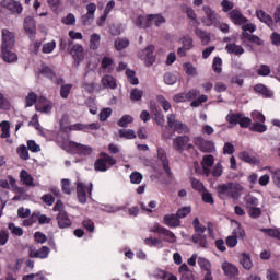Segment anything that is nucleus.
I'll return each mask as SVG.
<instances>
[{
	"label": "nucleus",
	"mask_w": 280,
	"mask_h": 280,
	"mask_svg": "<svg viewBox=\"0 0 280 280\" xmlns=\"http://www.w3.org/2000/svg\"><path fill=\"white\" fill-rule=\"evenodd\" d=\"M8 229L12 235H15V237H23V229L21 226H15L14 223H9Z\"/></svg>",
	"instance_id": "864d4df0"
},
{
	"label": "nucleus",
	"mask_w": 280,
	"mask_h": 280,
	"mask_svg": "<svg viewBox=\"0 0 280 280\" xmlns=\"http://www.w3.org/2000/svg\"><path fill=\"white\" fill-rule=\"evenodd\" d=\"M149 23L150 25H152V23H154V25H156L159 27V25H163V23H165V18H163V15L161 14H151L149 15Z\"/></svg>",
	"instance_id": "37998d69"
},
{
	"label": "nucleus",
	"mask_w": 280,
	"mask_h": 280,
	"mask_svg": "<svg viewBox=\"0 0 280 280\" xmlns=\"http://www.w3.org/2000/svg\"><path fill=\"white\" fill-rule=\"evenodd\" d=\"M103 89H117V79L110 74H106L102 78Z\"/></svg>",
	"instance_id": "4be33fe9"
},
{
	"label": "nucleus",
	"mask_w": 280,
	"mask_h": 280,
	"mask_svg": "<svg viewBox=\"0 0 280 280\" xmlns=\"http://www.w3.org/2000/svg\"><path fill=\"white\" fill-rule=\"evenodd\" d=\"M198 266H200L201 270H206V272H211V262L207 260V258H198Z\"/></svg>",
	"instance_id": "603ef678"
},
{
	"label": "nucleus",
	"mask_w": 280,
	"mask_h": 280,
	"mask_svg": "<svg viewBox=\"0 0 280 280\" xmlns=\"http://www.w3.org/2000/svg\"><path fill=\"white\" fill-rule=\"evenodd\" d=\"M194 143L201 152H215V144L212 141L205 140L202 137L195 138Z\"/></svg>",
	"instance_id": "9d476101"
},
{
	"label": "nucleus",
	"mask_w": 280,
	"mask_h": 280,
	"mask_svg": "<svg viewBox=\"0 0 280 280\" xmlns=\"http://www.w3.org/2000/svg\"><path fill=\"white\" fill-rule=\"evenodd\" d=\"M203 14L206 18L202 20V23L206 24L208 27H211V25H214V23H218L219 15L215 13L213 9L209 5L202 7Z\"/></svg>",
	"instance_id": "0eeeda50"
},
{
	"label": "nucleus",
	"mask_w": 280,
	"mask_h": 280,
	"mask_svg": "<svg viewBox=\"0 0 280 280\" xmlns=\"http://www.w3.org/2000/svg\"><path fill=\"white\" fill-rule=\"evenodd\" d=\"M153 233H159L164 237V242H168L170 244H175L176 242V234L174 232L161 226V224L155 223L152 228Z\"/></svg>",
	"instance_id": "20e7f679"
},
{
	"label": "nucleus",
	"mask_w": 280,
	"mask_h": 280,
	"mask_svg": "<svg viewBox=\"0 0 280 280\" xmlns=\"http://www.w3.org/2000/svg\"><path fill=\"white\" fill-rule=\"evenodd\" d=\"M243 191L244 186H242L240 183H231L230 198L237 200Z\"/></svg>",
	"instance_id": "5701e85b"
},
{
	"label": "nucleus",
	"mask_w": 280,
	"mask_h": 280,
	"mask_svg": "<svg viewBox=\"0 0 280 280\" xmlns=\"http://www.w3.org/2000/svg\"><path fill=\"white\" fill-rule=\"evenodd\" d=\"M2 8L11 12V14H22L23 13V5L21 2L16 0H2L1 1Z\"/></svg>",
	"instance_id": "6e6552de"
},
{
	"label": "nucleus",
	"mask_w": 280,
	"mask_h": 280,
	"mask_svg": "<svg viewBox=\"0 0 280 280\" xmlns=\"http://www.w3.org/2000/svg\"><path fill=\"white\" fill-rule=\"evenodd\" d=\"M70 54L73 57L77 65H80V62L84 60V47H82V45L80 44L73 45L70 50Z\"/></svg>",
	"instance_id": "2eb2a0df"
},
{
	"label": "nucleus",
	"mask_w": 280,
	"mask_h": 280,
	"mask_svg": "<svg viewBox=\"0 0 280 280\" xmlns=\"http://www.w3.org/2000/svg\"><path fill=\"white\" fill-rule=\"evenodd\" d=\"M179 43H182L183 47L187 50L194 49V39L187 35L182 36Z\"/></svg>",
	"instance_id": "c03bdc74"
},
{
	"label": "nucleus",
	"mask_w": 280,
	"mask_h": 280,
	"mask_svg": "<svg viewBox=\"0 0 280 280\" xmlns=\"http://www.w3.org/2000/svg\"><path fill=\"white\" fill-rule=\"evenodd\" d=\"M164 82L168 86H172V85L176 84V82H178V78L176 77V74H174L172 72H166L164 74Z\"/></svg>",
	"instance_id": "09e8293b"
},
{
	"label": "nucleus",
	"mask_w": 280,
	"mask_h": 280,
	"mask_svg": "<svg viewBox=\"0 0 280 280\" xmlns=\"http://www.w3.org/2000/svg\"><path fill=\"white\" fill-rule=\"evenodd\" d=\"M266 279L267 280H280V273H279V271H277L275 269H267Z\"/></svg>",
	"instance_id": "69168bd1"
},
{
	"label": "nucleus",
	"mask_w": 280,
	"mask_h": 280,
	"mask_svg": "<svg viewBox=\"0 0 280 280\" xmlns=\"http://www.w3.org/2000/svg\"><path fill=\"white\" fill-rule=\"evenodd\" d=\"M192 226L197 233V235H202L207 231V226L200 224V220L198 218H195L192 221Z\"/></svg>",
	"instance_id": "8fccbe9b"
},
{
	"label": "nucleus",
	"mask_w": 280,
	"mask_h": 280,
	"mask_svg": "<svg viewBox=\"0 0 280 280\" xmlns=\"http://www.w3.org/2000/svg\"><path fill=\"white\" fill-rule=\"evenodd\" d=\"M75 15L73 13H68L65 18H62L61 22L63 25H75Z\"/></svg>",
	"instance_id": "338daca9"
},
{
	"label": "nucleus",
	"mask_w": 280,
	"mask_h": 280,
	"mask_svg": "<svg viewBox=\"0 0 280 280\" xmlns=\"http://www.w3.org/2000/svg\"><path fill=\"white\" fill-rule=\"evenodd\" d=\"M56 220L59 229H69L71 226V219L67 211L58 212Z\"/></svg>",
	"instance_id": "dca6fc26"
},
{
	"label": "nucleus",
	"mask_w": 280,
	"mask_h": 280,
	"mask_svg": "<svg viewBox=\"0 0 280 280\" xmlns=\"http://www.w3.org/2000/svg\"><path fill=\"white\" fill-rule=\"evenodd\" d=\"M147 246H154L155 248H163V241L159 238H145Z\"/></svg>",
	"instance_id": "680f3d73"
},
{
	"label": "nucleus",
	"mask_w": 280,
	"mask_h": 280,
	"mask_svg": "<svg viewBox=\"0 0 280 280\" xmlns=\"http://www.w3.org/2000/svg\"><path fill=\"white\" fill-rule=\"evenodd\" d=\"M38 95H36V93L34 92H28V94L25 97V103H26V107L31 108V106H34V104L36 105V103L38 102Z\"/></svg>",
	"instance_id": "a19ab883"
},
{
	"label": "nucleus",
	"mask_w": 280,
	"mask_h": 280,
	"mask_svg": "<svg viewBox=\"0 0 280 280\" xmlns=\"http://www.w3.org/2000/svg\"><path fill=\"white\" fill-rule=\"evenodd\" d=\"M42 75H45V78H48L49 80H55L56 73H54V70L51 68L44 66L40 70Z\"/></svg>",
	"instance_id": "e2e57ef3"
},
{
	"label": "nucleus",
	"mask_w": 280,
	"mask_h": 280,
	"mask_svg": "<svg viewBox=\"0 0 280 280\" xmlns=\"http://www.w3.org/2000/svg\"><path fill=\"white\" fill-rule=\"evenodd\" d=\"M254 91H256V93H260V95H264V97H272V91L268 90V88H266L264 84L255 85Z\"/></svg>",
	"instance_id": "ea45409f"
},
{
	"label": "nucleus",
	"mask_w": 280,
	"mask_h": 280,
	"mask_svg": "<svg viewBox=\"0 0 280 280\" xmlns=\"http://www.w3.org/2000/svg\"><path fill=\"white\" fill-rule=\"evenodd\" d=\"M246 232L242 228H237V230L234 231V235L226 237V245L230 248H235L237 246V237H245Z\"/></svg>",
	"instance_id": "ddd939ff"
},
{
	"label": "nucleus",
	"mask_w": 280,
	"mask_h": 280,
	"mask_svg": "<svg viewBox=\"0 0 280 280\" xmlns=\"http://www.w3.org/2000/svg\"><path fill=\"white\" fill-rule=\"evenodd\" d=\"M223 172H224V167L222 166V163H217L214 166H213V168H212V171H211V174H212V176H214L215 178H220V176H222V174H223Z\"/></svg>",
	"instance_id": "bf43d9fd"
},
{
	"label": "nucleus",
	"mask_w": 280,
	"mask_h": 280,
	"mask_svg": "<svg viewBox=\"0 0 280 280\" xmlns=\"http://www.w3.org/2000/svg\"><path fill=\"white\" fill-rule=\"evenodd\" d=\"M135 121V118L130 115H124L119 120H118V126L120 128H128L129 124H132Z\"/></svg>",
	"instance_id": "3c124183"
},
{
	"label": "nucleus",
	"mask_w": 280,
	"mask_h": 280,
	"mask_svg": "<svg viewBox=\"0 0 280 280\" xmlns=\"http://www.w3.org/2000/svg\"><path fill=\"white\" fill-rule=\"evenodd\" d=\"M195 34H196V36H198V38H200L202 45H207L208 43H211V34H209L200 28H197L195 31Z\"/></svg>",
	"instance_id": "72a5a7b5"
},
{
	"label": "nucleus",
	"mask_w": 280,
	"mask_h": 280,
	"mask_svg": "<svg viewBox=\"0 0 280 280\" xmlns=\"http://www.w3.org/2000/svg\"><path fill=\"white\" fill-rule=\"evenodd\" d=\"M18 154H19L20 159H22L23 161H28V159H30V151L27 150V147H25V145H20L18 148Z\"/></svg>",
	"instance_id": "13d9d810"
},
{
	"label": "nucleus",
	"mask_w": 280,
	"mask_h": 280,
	"mask_svg": "<svg viewBox=\"0 0 280 280\" xmlns=\"http://www.w3.org/2000/svg\"><path fill=\"white\" fill-rule=\"evenodd\" d=\"M229 16L235 25H244V23H248V19H246L243 14L242 11L237 9H233L230 11Z\"/></svg>",
	"instance_id": "4468645a"
},
{
	"label": "nucleus",
	"mask_w": 280,
	"mask_h": 280,
	"mask_svg": "<svg viewBox=\"0 0 280 280\" xmlns=\"http://www.w3.org/2000/svg\"><path fill=\"white\" fill-rule=\"evenodd\" d=\"M54 49H56V40H51V42L45 43L42 46L43 54H52Z\"/></svg>",
	"instance_id": "6e6d98bb"
},
{
	"label": "nucleus",
	"mask_w": 280,
	"mask_h": 280,
	"mask_svg": "<svg viewBox=\"0 0 280 280\" xmlns=\"http://www.w3.org/2000/svg\"><path fill=\"white\" fill-rule=\"evenodd\" d=\"M220 198H231V183L218 187Z\"/></svg>",
	"instance_id": "2f4dec72"
},
{
	"label": "nucleus",
	"mask_w": 280,
	"mask_h": 280,
	"mask_svg": "<svg viewBox=\"0 0 280 280\" xmlns=\"http://www.w3.org/2000/svg\"><path fill=\"white\" fill-rule=\"evenodd\" d=\"M102 69H104L107 73H112L115 70V62L110 57H104L102 59Z\"/></svg>",
	"instance_id": "7c9ffc66"
},
{
	"label": "nucleus",
	"mask_w": 280,
	"mask_h": 280,
	"mask_svg": "<svg viewBox=\"0 0 280 280\" xmlns=\"http://www.w3.org/2000/svg\"><path fill=\"white\" fill-rule=\"evenodd\" d=\"M117 160L115 158L106 154L101 153V158H98L94 163V170L96 172H106L112 165H115Z\"/></svg>",
	"instance_id": "f257e3e1"
},
{
	"label": "nucleus",
	"mask_w": 280,
	"mask_h": 280,
	"mask_svg": "<svg viewBox=\"0 0 280 280\" xmlns=\"http://www.w3.org/2000/svg\"><path fill=\"white\" fill-rule=\"evenodd\" d=\"M256 16L261 23H265V25H268V27L273 30L275 20H272V16H270V14H268L262 9H258V10H256Z\"/></svg>",
	"instance_id": "f8f14e48"
},
{
	"label": "nucleus",
	"mask_w": 280,
	"mask_h": 280,
	"mask_svg": "<svg viewBox=\"0 0 280 280\" xmlns=\"http://www.w3.org/2000/svg\"><path fill=\"white\" fill-rule=\"evenodd\" d=\"M130 45V40L128 38H117L114 42V47L117 51H122V49H127Z\"/></svg>",
	"instance_id": "4c0bfd02"
},
{
	"label": "nucleus",
	"mask_w": 280,
	"mask_h": 280,
	"mask_svg": "<svg viewBox=\"0 0 280 280\" xmlns=\"http://www.w3.org/2000/svg\"><path fill=\"white\" fill-rule=\"evenodd\" d=\"M240 264L243 266L245 270H252L253 269V259H250V255L243 253L240 257Z\"/></svg>",
	"instance_id": "c85d7f7f"
},
{
	"label": "nucleus",
	"mask_w": 280,
	"mask_h": 280,
	"mask_svg": "<svg viewBox=\"0 0 280 280\" xmlns=\"http://www.w3.org/2000/svg\"><path fill=\"white\" fill-rule=\"evenodd\" d=\"M97 10V5L93 2L89 3L86 5V14L84 15V19H86V21H93V19H95V12Z\"/></svg>",
	"instance_id": "58836bf2"
},
{
	"label": "nucleus",
	"mask_w": 280,
	"mask_h": 280,
	"mask_svg": "<svg viewBox=\"0 0 280 280\" xmlns=\"http://www.w3.org/2000/svg\"><path fill=\"white\" fill-rule=\"evenodd\" d=\"M158 159L161 161L164 172L170 175V161H167V153L165 152V149L158 148Z\"/></svg>",
	"instance_id": "aec40b11"
},
{
	"label": "nucleus",
	"mask_w": 280,
	"mask_h": 280,
	"mask_svg": "<svg viewBox=\"0 0 280 280\" xmlns=\"http://www.w3.org/2000/svg\"><path fill=\"white\" fill-rule=\"evenodd\" d=\"M75 185H77V196H78L79 202H81V205H86V200H89L86 196V191L89 196L93 194V184L90 183L89 185H85L84 183H82V180L78 179Z\"/></svg>",
	"instance_id": "f03ea898"
},
{
	"label": "nucleus",
	"mask_w": 280,
	"mask_h": 280,
	"mask_svg": "<svg viewBox=\"0 0 280 280\" xmlns=\"http://www.w3.org/2000/svg\"><path fill=\"white\" fill-rule=\"evenodd\" d=\"M50 249L47 246H43L42 248L32 252L31 257H37L38 259H47L49 257Z\"/></svg>",
	"instance_id": "c756f323"
},
{
	"label": "nucleus",
	"mask_w": 280,
	"mask_h": 280,
	"mask_svg": "<svg viewBox=\"0 0 280 280\" xmlns=\"http://www.w3.org/2000/svg\"><path fill=\"white\" fill-rule=\"evenodd\" d=\"M70 148L77 152V154H81L83 156H90L93 153V148L84 144H80L77 142H69Z\"/></svg>",
	"instance_id": "9b49d317"
},
{
	"label": "nucleus",
	"mask_w": 280,
	"mask_h": 280,
	"mask_svg": "<svg viewBox=\"0 0 280 280\" xmlns=\"http://www.w3.org/2000/svg\"><path fill=\"white\" fill-rule=\"evenodd\" d=\"M139 58L144 61L147 67L154 65V46L150 45L138 54Z\"/></svg>",
	"instance_id": "1a4fd4ad"
},
{
	"label": "nucleus",
	"mask_w": 280,
	"mask_h": 280,
	"mask_svg": "<svg viewBox=\"0 0 280 280\" xmlns=\"http://www.w3.org/2000/svg\"><path fill=\"white\" fill-rule=\"evenodd\" d=\"M126 75H127V80H128V82H130V84H133V85L139 84V79L137 78V74L135 73L133 70L127 69Z\"/></svg>",
	"instance_id": "4d7b16f0"
},
{
	"label": "nucleus",
	"mask_w": 280,
	"mask_h": 280,
	"mask_svg": "<svg viewBox=\"0 0 280 280\" xmlns=\"http://www.w3.org/2000/svg\"><path fill=\"white\" fill-rule=\"evenodd\" d=\"M151 277H153V279H158V280H165V279H167V272L162 269H155L151 273Z\"/></svg>",
	"instance_id": "052dcab7"
},
{
	"label": "nucleus",
	"mask_w": 280,
	"mask_h": 280,
	"mask_svg": "<svg viewBox=\"0 0 280 280\" xmlns=\"http://www.w3.org/2000/svg\"><path fill=\"white\" fill-rule=\"evenodd\" d=\"M173 129L175 130V132H178L179 135H183V132H189V128L186 127L185 124H183V122H180L178 120L173 126Z\"/></svg>",
	"instance_id": "0e129e2a"
},
{
	"label": "nucleus",
	"mask_w": 280,
	"mask_h": 280,
	"mask_svg": "<svg viewBox=\"0 0 280 280\" xmlns=\"http://www.w3.org/2000/svg\"><path fill=\"white\" fill-rule=\"evenodd\" d=\"M266 170H269L270 174H272L273 183L280 185V170H273L272 167H266Z\"/></svg>",
	"instance_id": "774afa93"
},
{
	"label": "nucleus",
	"mask_w": 280,
	"mask_h": 280,
	"mask_svg": "<svg viewBox=\"0 0 280 280\" xmlns=\"http://www.w3.org/2000/svg\"><path fill=\"white\" fill-rule=\"evenodd\" d=\"M35 109L37 110V113H44V115H49V113L54 110V103L50 100L40 96L35 104Z\"/></svg>",
	"instance_id": "39448f33"
},
{
	"label": "nucleus",
	"mask_w": 280,
	"mask_h": 280,
	"mask_svg": "<svg viewBox=\"0 0 280 280\" xmlns=\"http://www.w3.org/2000/svg\"><path fill=\"white\" fill-rule=\"evenodd\" d=\"M238 158L241 159V161H244L245 163H259L257 158L248 154V152L246 151L241 152Z\"/></svg>",
	"instance_id": "49530a36"
},
{
	"label": "nucleus",
	"mask_w": 280,
	"mask_h": 280,
	"mask_svg": "<svg viewBox=\"0 0 280 280\" xmlns=\"http://www.w3.org/2000/svg\"><path fill=\"white\" fill-rule=\"evenodd\" d=\"M102 40V37L100 34L94 33L90 36V49L93 51L100 49V42Z\"/></svg>",
	"instance_id": "e433bc0d"
},
{
	"label": "nucleus",
	"mask_w": 280,
	"mask_h": 280,
	"mask_svg": "<svg viewBox=\"0 0 280 280\" xmlns=\"http://www.w3.org/2000/svg\"><path fill=\"white\" fill-rule=\"evenodd\" d=\"M225 51H228V54H233L234 56H242V54H244V47L235 43H229L225 46Z\"/></svg>",
	"instance_id": "393cba45"
},
{
	"label": "nucleus",
	"mask_w": 280,
	"mask_h": 280,
	"mask_svg": "<svg viewBox=\"0 0 280 280\" xmlns=\"http://www.w3.org/2000/svg\"><path fill=\"white\" fill-rule=\"evenodd\" d=\"M14 43H16V36L14 33L8 28H3L1 49H12V47H14Z\"/></svg>",
	"instance_id": "423d86ee"
},
{
	"label": "nucleus",
	"mask_w": 280,
	"mask_h": 280,
	"mask_svg": "<svg viewBox=\"0 0 280 280\" xmlns=\"http://www.w3.org/2000/svg\"><path fill=\"white\" fill-rule=\"evenodd\" d=\"M221 268L226 277H237L240 275V269L229 261H223Z\"/></svg>",
	"instance_id": "f3484780"
},
{
	"label": "nucleus",
	"mask_w": 280,
	"mask_h": 280,
	"mask_svg": "<svg viewBox=\"0 0 280 280\" xmlns=\"http://www.w3.org/2000/svg\"><path fill=\"white\" fill-rule=\"evenodd\" d=\"M0 130H1L0 138L1 139H7V143L12 145V143H14V140H12V138H10V121H8V120L1 121L0 122Z\"/></svg>",
	"instance_id": "a211bd4d"
},
{
	"label": "nucleus",
	"mask_w": 280,
	"mask_h": 280,
	"mask_svg": "<svg viewBox=\"0 0 280 280\" xmlns=\"http://www.w3.org/2000/svg\"><path fill=\"white\" fill-rule=\"evenodd\" d=\"M133 23L138 27H149V25H150V15H147V16L139 15V16L133 19Z\"/></svg>",
	"instance_id": "c9c22d12"
},
{
	"label": "nucleus",
	"mask_w": 280,
	"mask_h": 280,
	"mask_svg": "<svg viewBox=\"0 0 280 280\" xmlns=\"http://www.w3.org/2000/svg\"><path fill=\"white\" fill-rule=\"evenodd\" d=\"M2 49V58L4 60V62H16V60H19V57L12 52V48H1Z\"/></svg>",
	"instance_id": "bb28decb"
},
{
	"label": "nucleus",
	"mask_w": 280,
	"mask_h": 280,
	"mask_svg": "<svg viewBox=\"0 0 280 280\" xmlns=\"http://www.w3.org/2000/svg\"><path fill=\"white\" fill-rule=\"evenodd\" d=\"M173 148L176 152H185V150H191L194 144L189 143V137L187 136H178L173 140Z\"/></svg>",
	"instance_id": "7ed1b4c3"
},
{
	"label": "nucleus",
	"mask_w": 280,
	"mask_h": 280,
	"mask_svg": "<svg viewBox=\"0 0 280 280\" xmlns=\"http://www.w3.org/2000/svg\"><path fill=\"white\" fill-rule=\"evenodd\" d=\"M119 136L122 137V139H137V132L132 129H120Z\"/></svg>",
	"instance_id": "de8ad7c7"
},
{
	"label": "nucleus",
	"mask_w": 280,
	"mask_h": 280,
	"mask_svg": "<svg viewBox=\"0 0 280 280\" xmlns=\"http://www.w3.org/2000/svg\"><path fill=\"white\" fill-rule=\"evenodd\" d=\"M183 71L188 75L189 78H197L198 75V68L194 66L191 62L183 63Z\"/></svg>",
	"instance_id": "cd10ccee"
},
{
	"label": "nucleus",
	"mask_w": 280,
	"mask_h": 280,
	"mask_svg": "<svg viewBox=\"0 0 280 280\" xmlns=\"http://www.w3.org/2000/svg\"><path fill=\"white\" fill-rule=\"evenodd\" d=\"M24 30L28 36H34L36 34V20L34 18L28 16L24 20Z\"/></svg>",
	"instance_id": "412c9836"
},
{
	"label": "nucleus",
	"mask_w": 280,
	"mask_h": 280,
	"mask_svg": "<svg viewBox=\"0 0 280 280\" xmlns=\"http://www.w3.org/2000/svg\"><path fill=\"white\" fill-rule=\"evenodd\" d=\"M244 202H245L246 209H250L259 205V199H257V197L253 196L252 194H248L244 197Z\"/></svg>",
	"instance_id": "f704fd0d"
},
{
	"label": "nucleus",
	"mask_w": 280,
	"mask_h": 280,
	"mask_svg": "<svg viewBox=\"0 0 280 280\" xmlns=\"http://www.w3.org/2000/svg\"><path fill=\"white\" fill-rule=\"evenodd\" d=\"M164 224L171 228L180 226V219H178L177 214H166L164 217Z\"/></svg>",
	"instance_id": "a878e982"
},
{
	"label": "nucleus",
	"mask_w": 280,
	"mask_h": 280,
	"mask_svg": "<svg viewBox=\"0 0 280 280\" xmlns=\"http://www.w3.org/2000/svg\"><path fill=\"white\" fill-rule=\"evenodd\" d=\"M20 180L22 185H25L26 187H34V177H32L25 170L20 172Z\"/></svg>",
	"instance_id": "b1692460"
},
{
	"label": "nucleus",
	"mask_w": 280,
	"mask_h": 280,
	"mask_svg": "<svg viewBox=\"0 0 280 280\" xmlns=\"http://www.w3.org/2000/svg\"><path fill=\"white\" fill-rule=\"evenodd\" d=\"M156 100H158V104H160V106H162V108H163V110H165V113H167L168 110L172 109V104H170V101H167L165 96L158 95Z\"/></svg>",
	"instance_id": "79ce46f5"
},
{
	"label": "nucleus",
	"mask_w": 280,
	"mask_h": 280,
	"mask_svg": "<svg viewBox=\"0 0 280 280\" xmlns=\"http://www.w3.org/2000/svg\"><path fill=\"white\" fill-rule=\"evenodd\" d=\"M213 163H215V158H213V155L209 154L203 156L201 165L203 174H206V176H209V174H211V167H213Z\"/></svg>",
	"instance_id": "6ab92c4d"
},
{
	"label": "nucleus",
	"mask_w": 280,
	"mask_h": 280,
	"mask_svg": "<svg viewBox=\"0 0 280 280\" xmlns=\"http://www.w3.org/2000/svg\"><path fill=\"white\" fill-rule=\"evenodd\" d=\"M28 126L35 127V130L42 135V137H45V132L43 131V128L40 127V124L38 122V114H35L31 121L28 122Z\"/></svg>",
	"instance_id": "a18cd8bd"
},
{
	"label": "nucleus",
	"mask_w": 280,
	"mask_h": 280,
	"mask_svg": "<svg viewBox=\"0 0 280 280\" xmlns=\"http://www.w3.org/2000/svg\"><path fill=\"white\" fill-rule=\"evenodd\" d=\"M191 241L194 242V244H198L200 248H207L208 246L206 235L195 234L192 235Z\"/></svg>",
	"instance_id": "473e14b6"
},
{
	"label": "nucleus",
	"mask_w": 280,
	"mask_h": 280,
	"mask_svg": "<svg viewBox=\"0 0 280 280\" xmlns=\"http://www.w3.org/2000/svg\"><path fill=\"white\" fill-rule=\"evenodd\" d=\"M141 97H143V92L137 88L131 89L130 100L131 102H140Z\"/></svg>",
	"instance_id": "5fc2aeb1"
}]
</instances>
